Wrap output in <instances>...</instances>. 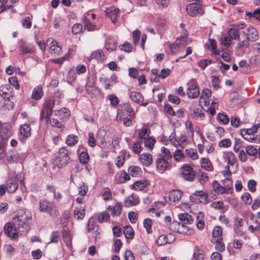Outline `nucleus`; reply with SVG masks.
<instances>
[{"mask_svg": "<svg viewBox=\"0 0 260 260\" xmlns=\"http://www.w3.org/2000/svg\"><path fill=\"white\" fill-rule=\"evenodd\" d=\"M27 220L28 216L23 211L19 212L17 216L13 218L14 231H16L18 235L19 233L24 235L28 231L29 225Z\"/></svg>", "mask_w": 260, "mask_h": 260, "instance_id": "1", "label": "nucleus"}, {"mask_svg": "<svg viewBox=\"0 0 260 260\" xmlns=\"http://www.w3.org/2000/svg\"><path fill=\"white\" fill-rule=\"evenodd\" d=\"M54 105L55 101L52 99H49L45 101L40 113V121H42L45 119L47 123L49 122Z\"/></svg>", "mask_w": 260, "mask_h": 260, "instance_id": "2", "label": "nucleus"}, {"mask_svg": "<svg viewBox=\"0 0 260 260\" xmlns=\"http://www.w3.org/2000/svg\"><path fill=\"white\" fill-rule=\"evenodd\" d=\"M69 151L66 147L59 149L58 156L54 159V163L59 168H62L67 165L70 161Z\"/></svg>", "mask_w": 260, "mask_h": 260, "instance_id": "3", "label": "nucleus"}, {"mask_svg": "<svg viewBox=\"0 0 260 260\" xmlns=\"http://www.w3.org/2000/svg\"><path fill=\"white\" fill-rule=\"evenodd\" d=\"M18 175L15 172L12 171L9 173L7 180V190L10 193H14L18 187Z\"/></svg>", "mask_w": 260, "mask_h": 260, "instance_id": "4", "label": "nucleus"}, {"mask_svg": "<svg viewBox=\"0 0 260 260\" xmlns=\"http://www.w3.org/2000/svg\"><path fill=\"white\" fill-rule=\"evenodd\" d=\"M187 13L191 17H196L198 15L202 16L204 14V10L202 5L199 3H192L186 6Z\"/></svg>", "mask_w": 260, "mask_h": 260, "instance_id": "5", "label": "nucleus"}, {"mask_svg": "<svg viewBox=\"0 0 260 260\" xmlns=\"http://www.w3.org/2000/svg\"><path fill=\"white\" fill-rule=\"evenodd\" d=\"M187 94L189 98L196 99L200 95V88L196 79H191L188 83Z\"/></svg>", "mask_w": 260, "mask_h": 260, "instance_id": "6", "label": "nucleus"}, {"mask_svg": "<svg viewBox=\"0 0 260 260\" xmlns=\"http://www.w3.org/2000/svg\"><path fill=\"white\" fill-rule=\"evenodd\" d=\"M18 53L20 55L32 54L35 50L34 46L31 44H26L22 40L18 43Z\"/></svg>", "mask_w": 260, "mask_h": 260, "instance_id": "7", "label": "nucleus"}, {"mask_svg": "<svg viewBox=\"0 0 260 260\" xmlns=\"http://www.w3.org/2000/svg\"><path fill=\"white\" fill-rule=\"evenodd\" d=\"M170 160L158 157L155 160L156 171L159 173H163L166 170L170 169L171 166Z\"/></svg>", "mask_w": 260, "mask_h": 260, "instance_id": "8", "label": "nucleus"}, {"mask_svg": "<svg viewBox=\"0 0 260 260\" xmlns=\"http://www.w3.org/2000/svg\"><path fill=\"white\" fill-rule=\"evenodd\" d=\"M181 175L185 180L189 181H192L195 177L192 168L187 164L182 166Z\"/></svg>", "mask_w": 260, "mask_h": 260, "instance_id": "9", "label": "nucleus"}, {"mask_svg": "<svg viewBox=\"0 0 260 260\" xmlns=\"http://www.w3.org/2000/svg\"><path fill=\"white\" fill-rule=\"evenodd\" d=\"M188 111L190 117L196 120H202L205 117V113L203 112L202 109L195 107L193 105L189 107Z\"/></svg>", "mask_w": 260, "mask_h": 260, "instance_id": "10", "label": "nucleus"}, {"mask_svg": "<svg viewBox=\"0 0 260 260\" xmlns=\"http://www.w3.org/2000/svg\"><path fill=\"white\" fill-rule=\"evenodd\" d=\"M47 45H49V52L51 54L59 55L62 52L61 47L58 45V43L52 38H49L47 41Z\"/></svg>", "mask_w": 260, "mask_h": 260, "instance_id": "11", "label": "nucleus"}, {"mask_svg": "<svg viewBox=\"0 0 260 260\" xmlns=\"http://www.w3.org/2000/svg\"><path fill=\"white\" fill-rule=\"evenodd\" d=\"M11 124L8 123H2L0 121V137L2 140H5L11 136Z\"/></svg>", "mask_w": 260, "mask_h": 260, "instance_id": "12", "label": "nucleus"}, {"mask_svg": "<svg viewBox=\"0 0 260 260\" xmlns=\"http://www.w3.org/2000/svg\"><path fill=\"white\" fill-rule=\"evenodd\" d=\"M129 97L133 102L141 106L145 107L148 104V102H144V98L140 92L132 91L129 93Z\"/></svg>", "mask_w": 260, "mask_h": 260, "instance_id": "13", "label": "nucleus"}, {"mask_svg": "<svg viewBox=\"0 0 260 260\" xmlns=\"http://www.w3.org/2000/svg\"><path fill=\"white\" fill-rule=\"evenodd\" d=\"M172 226H177V232L182 234L190 235L193 233V230L189 228L188 226L184 224L181 223L177 221H173L171 223Z\"/></svg>", "mask_w": 260, "mask_h": 260, "instance_id": "14", "label": "nucleus"}, {"mask_svg": "<svg viewBox=\"0 0 260 260\" xmlns=\"http://www.w3.org/2000/svg\"><path fill=\"white\" fill-rule=\"evenodd\" d=\"M244 224V221L243 218H240L238 216H235L234 217V224L233 225V229L239 237H242L244 235V232L240 229Z\"/></svg>", "mask_w": 260, "mask_h": 260, "instance_id": "15", "label": "nucleus"}, {"mask_svg": "<svg viewBox=\"0 0 260 260\" xmlns=\"http://www.w3.org/2000/svg\"><path fill=\"white\" fill-rule=\"evenodd\" d=\"M13 88L9 84L0 86V95L4 99L13 98Z\"/></svg>", "mask_w": 260, "mask_h": 260, "instance_id": "16", "label": "nucleus"}, {"mask_svg": "<svg viewBox=\"0 0 260 260\" xmlns=\"http://www.w3.org/2000/svg\"><path fill=\"white\" fill-rule=\"evenodd\" d=\"M225 161L227 162V166L230 167H234L235 165L238 167V165L237 164V157L232 151H228L224 153L223 156Z\"/></svg>", "mask_w": 260, "mask_h": 260, "instance_id": "17", "label": "nucleus"}, {"mask_svg": "<svg viewBox=\"0 0 260 260\" xmlns=\"http://www.w3.org/2000/svg\"><path fill=\"white\" fill-rule=\"evenodd\" d=\"M121 112L127 117H129L130 118H134L135 114L134 111L131 105L127 103H124L121 106Z\"/></svg>", "mask_w": 260, "mask_h": 260, "instance_id": "18", "label": "nucleus"}, {"mask_svg": "<svg viewBox=\"0 0 260 260\" xmlns=\"http://www.w3.org/2000/svg\"><path fill=\"white\" fill-rule=\"evenodd\" d=\"M19 158V154L15 149L9 151L6 154V160L10 164L17 162Z\"/></svg>", "mask_w": 260, "mask_h": 260, "instance_id": "19", "label": "nucleus"}, {"mask_svg": "<svg viewBox=\"0 0 260 260\" xmlns=\"http://www.w3.org/2000/svg\"><path fill=\"white\" fill-rule=\"evenodd\" d=\"M4 233L6 235L13 239L18 237V233L14 231V226L11 223H7L4 227Z\"/></svg>", "mask_w": 260, "mask_h": 260, "instance_id": "20", "label": "nucleus"}, {"mask_svg": "<svg viewBox=\"0 0 260 260\" xmlns=\"http://www.w3.org/2000/svg\"><path fill=\"white\" fill-rule=\"evenodd\" d=\"M139 159L141 163L146 167L149 166L153 162L152 155L149 153L141 154Z\"/></svg>", "mask_w": 260, "mask_h": 260, "instance_id": "21", "label": "nucleus"}, {"mask_svg": "<svg viewBox=\"0 0 260 260\" xmlns=\"http://www.w3.org/2000/svg\"><path fill=\"white\" fill-rule=\"evenodd\" d=\"M222 241V229L220 226H216L212 231V242Z\"/></svg>", "mask_w": 260, "mask_h": 260, "instance_id": "22", "label": "nucleus"}, {"mask_svg": "<svg viewBox=\"0 0 260 260\" xmlns=\"http://www.w3.org/2000/svg\"><path fill=\"white\" fill-rule=\"evenodd\" d=\"M193 195L198 197L199 202L201 203L206 204L209 202L208 193L203 190L196 191Z\"/></svg>", "mask_w": 260, "mask_h": 260, "instance_id": "23", "label": "nucleus"}, {"mask_svg": "<svg viewBox=\"0 0 260 260\" xmlns=\"http://www.w3.org/2000/svg\"><path fill=\"white\" fill-rule=\"evenodd\" d=\"M242 33L243 35V39L242 40H241L239 38V40H238L239 42L237 45V48L239 49H242L244 48H247L249 46V37L247 35V34L244 31H242Z\"/></svg>", "mask_w": 260, "mask_h": 260, "instance_id": "24", "label": "nucleus"}, {"mask_svg": "<svg viewBox=\"0 0 260 260\" xmlns=\"http://www.w3.org/2000/svg\"><path fill=\"white\" fill-rule=\"evenodd\" d=\"M117 45V41L112 37L108 38L106 42L105 48L109 51L115 50Z\"/></svg>", "mask_w": 260, "mask_h": 260, "instance_id": "25", "label": "nucleus"}, {"mask_svg": "<svg viewBox=\"0 0 260 260\" xmlns=\"http://www.w3.org/2000/svg\"><path fill=\"white\" fill-rule=\"evenodd\" d=\"M19 131L23 138H27L31 135V128L28 124L21 125L20 126Z\"/></svg>", "mask_w": 260, "mask_h": 260, "instance_id": "26", "label": "nucleus"}, {"mask_svg": "<svg viewBox=\"0 0 260 260\" xmlns=\"http://www.w3.org/2000/svg\"><path fill=\"white\" fill-rule=\"evenodd\" d=\"M182 192L180 190H173L170 192L169 198L171 201L174 203L178 202L181 198Z\"/></svg>", "mask_w": 260, "mask_h": 260, "instance_id": "27", "label": "nucleus"}, {"mask_svg": "<svg viewBox=\"0 0 260 260\" xmlns=\"http://www.w3.org/2000/svg\"><path fill=\"white\" fill-rule=\"evenodd\" d=\"M178 218L183 224H191L193 221L192 216L187 213L178 214Z\"/></svg>", "mask_w": 260, "mask_h": 260, "instance_id": "28", "label": "nucleus"}, {"mask_svg": "<svg viewBox=\"0 0 260 260\" xmlns=\"http://www.w3.org/2000/svg\"><path fill=\"white\" fill-rule=\"evenodd\" d=\"M108 210L111 211V213L113 216H119L122 211V206L119 204L117 203L113 207L109 206Z\"/></svg>", "mask_w": 260, "mask_h": 260, "instance_id": "29", "label": "nucleus"}, {"mask_svg": "<svg viewBox=\"0 0 260 260\" xmlns=\"http://www.w3.org/2000/svg\"><path fill=\"white\" fill-rule=\"evenodd\" d=\"M158 157L170 160L172 158V155L168 149L165 147H162L160 149V153L158 155Z\"/></svg>", "mask_w": 260, "mask_h": 260, "instance_id": "30", "label": "nucleus"}, {"mask_svg": "<svg viewBox=\"0 0 260 260\" xmlns=\"http://www.w3.org/2000/svg\"><path fill=\"white\" fill-rule=\"evenodd\" d=\"M119 13V10L113 7L110 8V12L107 13V15L110 18L113 23H115Z\"/></svg>", "mask_w": 260, "mask_h": 260, "instance_id": "31", "label": "nucleus"}, {"mask_svg": "<svg viewBox=\"0 0 260 260\" xmlns=\"http://www.w3.org/2000/svg\"><path fill=\"white\" fill-rule=\"evenodd\" d=\"M55 115L60 119H68L70 117V111L66 108H62L59 110L55 111Z\"/></svg>", "mask_w": 260, "mask_h": 260, "instance_id": "32", "label": "nucleus"}, {"mask_svg": "<svg viewBox=\"0 0 260 260\" xmlns=\"http://www.w3.org/2000/svg\"><path fill=\"white\" fill-rule=\"evenodd\" d=\"M43 95V92L42 87L41 86L39 85L34 89L31 97L36 100H38L42 97Z\"/></svg>", "mask_w": 260, "mask_h": 260, "instance_id": "33", "label": "nucleus"}, {"mask_svg": "<svg viewBox=\"0 0 260 260\" xmlns=\"http://www.w3.org/2000/svg\"><path fill=\"white\" fill-rule=\"evenodd\" d=\"M202 168L207 171H211L213 169L211 162L208 158H202L201 159Z\"/></svg>", "mask_w": 260, "mask_h": 260, "instance_id": "34", "label": "nucleus"}, {"mask_svg": "<svg viewBox=\"0 0 260 260\" xmlns=\"http://www.w3.org/2000/svg\"><path fill=\"white\" fill-rule=\"evenodd\" d=\"M85 214V209L81 207H75L74 211V217L77 220L82 219Z\"/></svg>", "mask_w": 260, "mask_h": 260, "instance_id": "35", "label": "nucleus"}, {"mask_svg": "<svg viewBox=\"0 0 260 260\" xmlns=\"http://www.w3.org/2000/svg\"><path fill=\"white\" fill-rule=\"evenodd\" d=\"M47 210L48 211H46L45 213H47L53 218L57 217L59 215V212L57 209V207L53 203L51 204L50 206H49V208Z\"/></svg>", "mask_w": 260, "mask_h": 260, "instance_id": "36", "label": "nucleus"}, {"mask_svg": "<svg viewBox=\"0 0 260 260\" xmlns=\"http://www.w3.org/2000/svg\"><path fill=\"white\" fill-rule=\"evenodd\" d=\"M49 122L52 126L56 127L59 128V131L60 133H62L65 128V126L63 124H62L58 120L56 119L51 118L50 117Z\"/></svg>", "mask_w": 260, "mask_h": 260, "instance_id": "37", "label": "nucleus"}, {"mask_svg": "<svg viewBox=\"0 0 260 260\" xmlns=\"http://www.w3.org/2000/svg\"><path fill=\"white\" fill-rule=\"evenodd\" d=\"M128 172L133 177H137L141 175L142 171L139 167L132 166L128 168Z\"/></svg>", "mask_w": 260, "mask_h": 260, "instance_id": "38", "label": "nucleus"}, {"mask_svg": "<svg viewBox=\"0 0 260 260\" xmlns=\"http://www.w3.org/2000/svg\"><path fill=\"white\" fill-rule=\"evenodd\" d=\"M72 52V50L71 49H69L68 53H66L63 57L57 59H52L51 60V62L54 63H57L61 65L65 60H68L70 58V54Z\"/></svg>", "mask_w": 260, "mask_h": 260, "instance_id": "39", "label": "nucleus"}, {"mask_svg": "<svg viewBox=\"0 0 260 260\" xmlns=\"http://www.w3.org/2000/svg\"><path fill=\"white\" fill-rule=\"evenodd\" d=\"M78 142V138L75 135H69L66 140V143L70 147L75 145Z\"/></svg>", "mask_w": 260, "mask_h": 260, "instance_id": "40", "label": "nucleus"}, {"mask_svg": "<svg viewBox=\"0 0 260 260\" xmlns=\"http://www.w3.org/2000/svg\"><path fill=\"white\" fill-rule=\"evenodd\" d=\"M123 234L126 239H132L134 238L135 232L131 226L124 227Z\"/></svg>", "mask_w": 260, "mask_h": 260, "instance_id": "41", "label": "nucleus"}, {"mask_svg": "<svg viewBox=\"0 0 260 260\" xmlns=\"http://www.w3.org/2000/svg\"><path fill=\"white\" fill-rule=\"evenodd\" d=\"M104 52L102 50H98L93 52L90 56V59H96L98 61H102L104 60Z\"/></svg>", "mask_w": 260, "mask_h": 260, "instance_id": "42", "label": "nucleus"}, {"mask_svg": "<svg viewBox=\"0 0 260 260\" xmlns=\"http://www.w3.org/2000/svg\"><path fill=\"white\" fill-rule=\"evenodd\" d=\"M84 27L88 31H93L96 29V25L91 23L90 21L86 17L83 19Z\"/></svg>", "mask_w": 260, "mask_h": 260, "instance_id": "43", "label": "nucleus"}, {"mask_svg": "<svg viewBox=\"0 0 260 260\" xmlns=\"http://www.w3.org/2000/svg\"><path fill=\"white\" fill-rule=\"evenodd\" d=\"M228 35L231 39L239 40V32L237 28L232 27L229 29Z\"/></svg>", "mask_w": 260, "mask_h": 260, "instance_id": "44", "label": "nucleus"}, {"mask_svg": "<svg viewBox=\"0 0 260 260\" xmlns=\"http://www.w3.org/2000/svg\"><path fill=\"white\" fill-rule=\"evenodd\" d=\"M260 126V124L258 123L253 125L252 127L247 129H243L241 131L245 133V135H251L252 136L253 134L256 133L257 132L258 128Z\"/></svg>", "mask_w": 260, "mask_h": 260, "instance_id": "45", "label": "nucleus"}, {"mask_svg": "<svg viewBox=\"0 0 260 260\" xmlns=\"http://www.w3.org/2000/svg\"><path fill=\"white\" fill-rule=\"evenodd\" d=\"M248 31L249 34L248 36L249 37V40L250 39L251 41H255L258 39V32L255 28L253 27L249 28Z\"/></svg>", "mask_w": 260, "mask_h": 260, "instance_id": "46", "label": "nucleus"}, {"mask_svg": "<svg viewBox=\"0 0 260 260\" xmlns=\"http://www.w3.org/2000/svg\"><path fill=\"white\" fill-rule=\"evenodd\" d=\"M212 187L213 190L217 193L223 194L225 192L223 187L221 186L217 181L215 180L213 182Z\"/></svg>", "mask_w": 260, "mask_h": 260, "instance_id": "47", "label": "nucleus"}, {"mask_svg": "<svg viewBox=\"0 0 260 260\" xmlns=\"http://www.w3.org/2000/svg\"><path fill=\"white\" fill-rule=\"evenodd\" d=\"M204 215V213L201 212H199V215L197 216V226L200 230L202 229L205 225L204 221L203 219Z\"/></svg>", "mask_w": 260, "mask_h": 260, "instance_id": "48", "label": "nucleus"}, {"mask_svg": "<svg viewBox=\"0 0 260 260\" xmlns=\"http://www.w3.org/2000/svg\"><path fill=\"white\" fill-rule=\"evenodd\" d=\"M79 161L84 164H87L89 160V156L86 151H83L80 152L79 155Z\"/></svg>", "mask_w": 260, "mask_h": 260, "instance_id": "49", "label": "nucleus"}, {"mask_svg": "<svg viewBox=\"0 0 260 260\" xmlns=\"http://www.w3.org/2000/svg\"><path fill=\"white\" fill-rule=\"evenodd\" d=\"M150 131L148 128H143L139 133L138 138L146 140L149 137Z\"/></svg>", "mask_w": 260, "mask_h": 260, "instance_id": "50", "label": "nucleus"}, {"mask_svg": "<svg viewBox=\"0 0 260 260\" xmlns=\"http://www.w3.org/2000/svg\"><path fill=\"white\" fill-rule=\"evenodd\" d=\"M155 142L156 141L154 138L149 137L144 141V145L149 150H152Z\"/></svg>", "mask_w": 260, "mask_h": 260, "instance_id": "51", "label": "nucleus"}, {"mask_svg": "<svg viewBox=\"0 0 260 260\" xmlns=\"http://www.w3.org/2000/svg\"><path fill=\"white\" fill-rule=\"evenodd\" d=\"M62 238L63 241L66 243V245L69 247H71L72 245L71 239L70 234L68 231L65 230L63 231Z\"/></svg>", "mask_w": 260, "mask_h": 260, "instance_id": "52", "label": "nucleus"}, {"mask_svg": "<svg viewBox=\"0 0 260 260\" xmlns=\"http://www.w3.org/2000/svg\"><path fill=\"white\" fill-rule=\"evenodd\" d=\"M217 119L223 124H228L230 121L228 115L223 113H218L217 116Z\"/></svg>", "mask_w": 260, "mask_h": 260, "instance_id": "53", "label": "nucleus"}, {"mask_svg": "<svg viewBox=\"0 0 260 260\" xmlns=\"http://www.w3.org/2000/svg\"><path fill=\"white\" fill-rule=\"evenodd\" d=\"M185 152L187 155L190 157L192 159H197L198 158V155L196 149L192 148L186 149Z\"/></svg>", "mask_w": 260, "mask_h": 260, "instance_id": "54", "label": "nucleus"}, {"mask_svg": "<svg viewBox=\"0 0 260 260\" xmlns=\"http://www.w3.org/2000/svg\"><path fill=\"white\" fill-rule=\"evenodd\" d=\"M60 238V234L59 232L53 231L50 235V240L49 243H57Z\"/></svg>", "mask_w": 260, "mask_h": 260, "instance_id": "55", "label": "nucleus"}, {"mask_svg": "<svg viewBox=\"0 0 260 260\" xmlns=\"http://www.w3.org/2000/svg\"><path fill=\"white\" fill-rule=\"evenodd\" d=\"M49 205V201L45 199L40 200L39 201V211L40 212L45 213L47 206Z\"/></svg>", "mask_w": 260, "mask_h": 260, "instance_id": "56", "label": "nucleus"}, {"mask_svg": "<svg viewBox=\"0 0 260 260\" xmlns=\"http://www.w3.org/2000/svg\"><path fill=\"white\" fill-rule=\"evenodd\" d=\"M143 225L146 229L147 233L150 234L152 233L151 226L152 225V221L150 218H146L144 220Z\"/></svg>", "mask_w": 260, "mask_h": 260, "instance_id": "57", "label": "nucleus"}, {"mask_svg": "<svg viewBox=\"0 0 260 260\" xmlns=\"http://www.w3.org/2000/svg\"><path fill=\"white\" fill-rule=\"evenodd\" d=\"M76 75L74 71L70 70L67 76V82L70 84H72L76 79Z\"/></svg>", "mask_w": 260, "mask_h": 260, "instance_id": "58", "label": "nucleus"}, {"mask_svg": "<svg viewBox=\"0 0 260 260\" xmlns=\"http://www.w3.org/2000/svg\"><path fill=\"white\" fill-rule=\"evenodd\" d=\"M109 217V214L106 211L100 213L98 216V220L100 222L107 221Z\"/></svg>", "mask_w": 260, "mask_h": 260, "instance_id": "59", "label": "nucleus"}, {"mask_svg": "<svg viewBox=\"0 0 260 260\" xmlns=\"http://www.w3.org/2000/svg\"><path fill=\"white\" fill-rule=\"evenodd\" d=\"M146 186V183L144 181H137L133 184V188L136 190H142Z\"/></svg>", "mask_w": 260, "mask_h": 260, "instance_id": "60", "label": "nucleus"}, {"mask_svg": "<svg viewBox=\"0 0 260 260\" xmlns=\"http://www.w3.org/2000/svg\"><path fill=\"white\" fill-rule=\"evenodd\" d=\"M209 41H210V46L211 47V49H210V50L211 51H212L215 55H219L220 51H217V46H216V41L213 39H210Z\"/></svg>", "mask_w": 260, "mask_h": 260, "instance_id": "61", "label": "nucleus"}, {"mask_svg": "<svg viewBox=\"0 0 260 260\" xmlns=\"http://www.w3.org/2000/svg\"><path fill=\"white\" fill-rule=\"evenodd\" d=\"M96 228H99L96 225V223L93 219H90L87 224V229L89 233H92L96 229Z\"/></svg>", "mask_w": 260, "mask_h": 260, "instance_id": "62", "label": "nucleus"}, {"mask_svg": "<svg viewBox=\"0 0 260 260\" xmlns=\"http://www.w3.org/2000/svg\"><path fill=\"white\" fill-rule=\"evenodd\" d=\"M246 153L250 156H255L257 154L258 150L253 146L249 145L245 148Z\"/></svg>", "mask_w": 260, "mask_h": 260, "instance_id": "63", "label": "nucleus"}, {"mask_svg": "<svg viewBox=\"0 0 260 260\" xmlns=\"http://www.w3.org/2000/svg\"><path fill=\"white\" fill-rule=\"evenodd\" d=\"M241 199L246 205H250L252 202L251 195L248 192L244 193L241 196Z\"/></svg>", "mask_w": 260, "mask_h": 260, "instance_id": "64", "label": "nucleus"}]
</instances>
